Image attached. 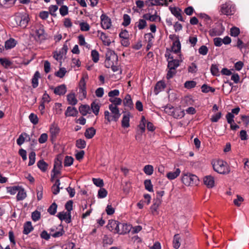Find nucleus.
<instances>
[{"label": "nucleus", "instance_id": "nucleus-1", "mask_svg": "<svg viewBox=\"0 0 249 249\" xmlns=\"http://www.w3.org/2000/svg\"><path fill=\"white\" fill-rule=\"evenodd\" d=\"M213 170L220 174H228L230 172V168L227 163L223 160H218L212 162Z\"/></svg>", "mask_w": 249, "mask_h": 249}, {"label": "nucleus", "instance_id": "nucleus-2", "mask_svg": "<svg viewBox=\"0 0 249 249\" xmlns=\"http://www.w3.org/2000/svg\"><path fill=\"white\" fill-rule=\"evenodd\" d=\"M118 62V56L113 51L108 49L106 54L105 66L106 68H110Z\"/></svg>", "mask_w": 249, "mask_h": 249}, {"label": "nucleus", "instance_id": "nucleus-3", "mask_svg": "<svg viewBox=\"0 0 249 249\" xmlns=\"http://www.w3.org/2000/svg\"><path fill=\"white\" fill-rule=\"evenodd\" d=\"M181 180L183 183L186 186L196 185L199 181L196 176L189 173H183Z\"/></svg>", "mask_w": 249, "mask_h": 249}, {"label": "nucleus", "instance_id": "nucleus-4", "mask_svg": "<svg viewBox=\"0 0 249 249\" xmlns=\"http://www.w3.org/2000/svg\"><path fill=\"white\" fill-rule=\"evenodd\" d=\"M62 166V161L58 158L54 160L53 169L52 171L51 181L53 182L55 178H57L58 176L60 175Z\"/></svg>", "mask_w": 249, "mask_h": 249}, {"label": "nucleus", "instance_id": "nucleus-5", "mask_svg": "<svg viewBox=\"0 0 249 249\" xmlns=\"http://www.w3.org/2000/svg\"><path fill=\"white\" fill-rule=\"evenodd\" d=\"M15 20L17 25L24 28L27 26L29 18L28 15L26 14H20L15 17Z\"/></svg>", "mask_w": 249, "mask_h": 249}, {"label": "nucleus", "instance_id": "nucleus-6", "mask_svg": "<svg viewBox=\"0 0 249 249\" xmlns=\"http://www.w3.org/2000/svg\"><path fill=\"white\" fill-rule=\"evenodd\" d=\"M235 12L234 6L230 2H226L220 6V12L222 14L227 16L231 15Z\"/></svg>", "mask_w": 249, "mask_h": 249}, {"label": "nucleus", "instance_id": "nucleus-7", "mask_svg": "<svg viewBox=\"0 0 249 249\" xmlns=\"http://www.w3.org/2000/svg\"><path fill=\"white\" fill-rule=\"evenodd\" d=\"M101 25L104 29H109L111 26V19L106 14H103L101 16Z\"/></svg>", "mask_w": 249, "mask_h": 249}, {"label": "nucleus", "instance_id": "nucleus-8", "mask_svg": "<svg viewBox=\"0 0 249 249\" xmlns=\"http://www.w3.org/2000/svg\"><path fill=\"white\" fill-rule=\"evenodd\" d=\"M145 5L148 7L152 6H167V0H147L145 1Z\"/></svg>", "mask_w": 249, "mask_h": 249}, {"label": "nucleus", "instance_id": "nucleus-9", "mask_svg": "<svg viewBox=\"0 0 249 249\" xmlns=\"http://www.w3.org/2000/svg\"><path fill=\"white\" fill-rule=\"evenodd\" d=\"M108 108L111 111V114L113 116L114 121H118L121 116V113H120L118 107L113 105H109Z\"/></svg>", "mask_w": 249, "mask_h": 249}, {"label": "nucleus", "instance_id": "nucleus-10", "mask_svg": "<svg viewBox=\"0 0 249 249\" xmlns=\"http://www.w3.org/2000/svg\"><path fill=\"white\" fill-rule=\"evenodd\" d=\"M131 230L130 225L125 223H119V228L116 231V233L120 234H124L128 233Z\"/></svg>", "mask_w": 249, "mask_h": 249}, {"label": "nucleus", "instance_id": "nucleus-11", "mask_svg": "<svg viewBox=\"0 0 249 249\" xmlns=\"http://www.w3.org/2000/svg\"><path fill=\"white\" fill-rule=\"evenodd\" d=\"M97 36L102 40L104 45L106 46L110 45L111 41L105 33L98 30L97 32Z\"/></svg>", "mask_w": 249, "mask_h": 249}, {"label": "nucleus", "instance_id": "nucleus-12", "mask_svg": "<svg viewBox=\"0 0 249 249\" xmlns=\"http://www.w3.org/2000/svg\"><path fill=\"white\" fill-rule=\"evenodd\" d=\"M59 131L60 129L57 124H53L51 125L50 132L51 133L52 141L56 139L57 135L59 133Z\"/></svg>", "mask_w": 249, "mask_h": 249}, {"label": "nucleus", "instance_id": "nucleus-13", "mask_svg": "<svg viewBox=\"0 0 249 249\" xmlns=\"http://www.w3.org/2000/svg\"><path fill=\"white\" fill-rule=\"evenodd\" d=\"M51 89H53L54 93L56 95H64L67 92V88L64 84L58 86L55 88L52 87Z\"/></svg>", "mask_w": 249, "mask_h": 249}, {"label": "nucleus", "instance_id": "nucleus-14", "mask_svg": "<svg viewBox=\"0 0 249 249\" xmlns=\"http://www.w3.org/2000/svg\"><path fill=\"white\" fill-rule=\"evenodd\" d=\"M169 9L171 13L179 20L181 21H184V20L181 16V10L180 8L178 7H170Z\"/></svg>", "mask_w": 249, "mask_h": 249}, {"label": "nucleus", "instance_id": "nucleus-15", "mask_svg": "<svg viewBox=\"0 0 249 249\" xmlns=\"http://www.w3.org/2000/svg\"><path fill=\"white\" fill-rule=\"evenodd\" d=\"M85 79H88L87 74H83L82 78L80 81V92L83 94V98H85L87 95Z\"/></svg>", "mask_w": 249, "mask_h": 249}, {"label": "nucleus", "instance_id": "nucleus-16", "mask_svg": "<svg viewBox=\"0 0 249 249\" xmlns=\"http://www.w3.org/2000/svg\"><path fill=\"white\" fill-rule=\"evenodd\" d=\"M203 182L209 188H212L214 186V179L212 176H207L203 178Z\"/></svg>", "mask_w": 249, "mask_h": 249}, {"label": "nucleus", "instance_id": "nucleus-17", "mask_svg": "<svg viewBox=\"0 0 249 249\" xmlns=\"http://www.w3.org/2000/svg\"><path fill=\"white\" fill-rule=\"evenodd\" d=\"M142 18L146 20H147L152 22L156 21L157 20H159L160 21V17L158 16L156 13L154 15H151L150 14H144Z\"/></svg>", "mask_w": 249, "mask_h": 249}, {"label": "nucleus", "instance_id": "nucleus-18", "mask_svg": "<svg viewBox=\"0 0 249 249\" xmlns=\"http://www.w3.org/2000/svg\"><path fill=\"white\" fill-rule=\"evenodd\" d=\"M119 222L116 220L109 221L107 225L109 230L114 233H116L117 229L119 228Z\"/></svg>", "mask_w": 249, "mask_h": 249}, {"label": "nucleus", "instance_id": "nucleus-19", "mask_svg": "<svg viewBox=\"0 0 249 249\" xmlns=\"http://www.w3.org/2000/svg\"><path fill=\"white\" fill-rule=\"evenodd\" d=\"M77 111L75 107H68L65 112L66 117L76 116L77 114Z\"/></svg>", "mask_w": 249, "mask_h": 249}, {"label": "nucleus", "instance_id": "nucleus-20", "mask_svg": "<svg viewBox=\"0 0 249 249\" xmlns=\"http://www.w3.org/2000/svg\"><path fill=\"white\" fill-rule=\"evenodd\" d=\"M180 170L179 168L176 169L174 172H169L166 174V177L169 180H173L179 176Z\"/></svg>", "mask_w": 249, "mask_h": 249}, {"label": "nucleus", "instance_id": "nucleus-21", "mask_svg": "<svg viewBox=\"0 0 249 249\" xmlns=\"http://www.w3.org/2000/svg\"><path fill=\"white\" fill-rule=\"evenodd\" d=\"M130 113H125L123 115L122 120V126L123 127L127 128L129 126Z\"/></svg>", "mask_w": 249, "mask_h": 249}, {"label": "nucleus", "instance_id": "nucleus-22", "mask_svg": "<svg viewBox=\"0 0 249 249\" xmlns=\"http://www.w3.org/2000/svg\"><path fill=\"white\" fill-rule=\"evenodd\" d=\"M60 182L59 179H56L54 184L52 187V191L53 194L56 195L58 194L60 191V189H62L63 187H60Z\"/></svg>", "mask_w": 249, "mask_h": 249}, {"label": "nucleus", "instance_id": "nucleus-23", "mask_svg": "<svg viewBox=\"0 0 249 249\" xmlns=\"http://www.w3.org/2000/svg\"><path fill=\"white\" fill-rule=\"evenodd\" d=\"M100 107L101 104L97 101H94L91 104V109L96 116L98 115Z\"/></svg>", "mask_w": 249, "mask_h": 249}, {"label": "nucleus", "instance_id": "nucleus-24", "mask_svg": "<svg viewBox=\"0 0 249 249\" xmlns=\"http://www.w3.org/2000/svg\"><path fill=\"white\" fill-rule=\"evenodd\" d=\"M123 104L125 107H128L130 109L133 108V102L129 94H127L125 96L124 99Z\"/></svg>", "mask_w": 249, "mask_h": 249}, {"label": "nucleus", "instance_id": "nucleus-25", "mask_svg": "<svg viewBox=\"0 0 249 249\" xmlns=\"http://www.w3.org/2000/svg\"><path fill=\"white\" fill-rule=\"evenodd\" d=\"M185 115V112L184 110L180 108L174 109L172 116L177 119H180L183 117Z\"/></svg>", "mask_w": 249, "mask_h": 249}, {"label": "nucleus", "instance_id": "nucleus-26", "mask_svg": "<svg viewBox=\"0 0 249 249\" xmlns=\"http://www.w3.org/2000/svg\"><path fill=\"white\" fill-rule=\"evenodd\" d=\"M40 78V73L39 71H36L32 79V84L34 88H36L38 85V79Z\"/></svg>", "mask_w": 249, "mask_h": 249}, {"label": "nucleus", "instance_id": "nucleus-27", "mask_svg": "<svg viewBox=\"0 0 249 249\" xmlns=\"http://www.w3.org/2000/svg\"><path fill=\"white\" fill-rule=\"evenodd\" d=\"M34 228L30 221L26 222L24 225L23 233L24 234H28L33 230Z\"/></svg>", "mask_w": 249, "mask_h": 249}, {"label": "nucleus", "instance_id": "nucleus-28", "mask_svg": "<svg viewBox=\"0 0 249 249\" xmlns=\"http://www.w3.org/2000/svg\"><path fill=\"white\" fill-rule=\"evenodd\" d=\"M26 196V193L24 189L21 187H20V189L18 190V194L17 195V201H20L23 200L24 198H25Z\"/></svg>", "mask_w": 249, "mask_h": 249}, {"label": "nucleus", "instance_id": "nucleus-29", "mask_svg": "<svg viewBox=\"0 0 249 249\" xmlns=\"http://www.w3.org/2000/svg\"><path fill=\"white\" fill-rule=\"evenodd\" d=\"M37 165L38 168L43 172L46 171L48 166V164L43 160H39L37 163Z\"/></svg>", "mask_w": 249, "mask_h": 249}, {"label": "nucleus", "instance_id": "nucleus-30", "mask_svg": "<svg viewBox=\"0 0 249 249\" xmlns=\"http://www.w3.org/2000/svg\"><path fill=\"white\" fill-rule=\"evenodd\" d=\"M79 26H80L81 31L83 32H88L90 28L89 24L84 20L79 22Z\"/></svg>", "mask_w": 249, "mask_h": 249}, {"label": "nucleus", "instance_id": "nucleus-31", "mask_svg": "<svg viewBox=\"0 0 249 249\" xmlns=\"http://www.w3.org/2000/svg\"><path fill=\"white\" fill-rule=\"evenodd\" d=\"M95 129L91 127L86 129L85 132V136L88 139H91L95 134Z\"/></svg>", "mask_w": 249, "mask_h": 249}, {"label": "nucleus", "instance_id": "nucleus-32", "mask_svg": "<svg viewBox=\"0 0 249 249\" xmlns=\"http://www.w3.org/2000/svg\"><path fill=\"white\" fill-rule=\"evenodd\" d=\"M165 87V83L162 81L158 82L155 87L154 92L155 94H157L162 89H163Z\"/></svg>", "mask_w": 249, "mask_h": 249}, {"label": "nucleus", "instance_id": "nucleus-33", "mask_svg": "<svg viewBox=\"0 0 249 249\" xmlns=\"http://www.w3.org/2000/svg\"><path fill=\"white\" fill-rule=\"evenodd\" d=\"M147 25L146 20L143 19H140L138 21L135 23V26L137 27L139 30H142L145 28Z\"/></svg>", "mask_w": 249, "mask_h": 249}, {"label": "nucleus", "instance_id": "nucleus-34", "mask_svg": "<svg viewBox=\"0 0 249 249\" xmlns=\"http://www.w3.org/2000/svg\"><path fill=\"white\" fill-rule=\"evenodd\" d=\"M67 100L71 105H74L77 103V100L74 93H70L67 95Z\"/></svg>", "mask_w": 249, "mask_h": 249}, {"label": "nucleus", "instance_id": "nucleus-35", "mask_svg": "<svg viewBox=\"0 0 249 249\" xmlns=\"http://www.w3.org/2000/svg\"><path fill=\"white\" fill-rule=\"evenodd\" d=\"M89 106L88 105H82L79 107V111L83 115H86L90 111Z\"/></svg>", "mask_w": 249, "mask_h": 249}, {"label": "nucleus", "instance_id": "nucleus-36", "mask_svg": "<svg viewBox=\"0 0 249 249\" xmlns=\"http://www.w3.org/2000/svg\"><path fill=\"white\" fill-rule=\"evenodd\" d=\"M180 238L179 234H177L174 235L173 241V244L175 249H178L179 248L180 246Z\"/></svg>", "mask_w": 249, "mask_h": 249}, {"label": "nucleus", "instance_id": "nucleus-37", "mask_svg": "<svg viewBox=\"0 0 249 249\" xmlns=\"http://www.w3.org/2000/svg\"><path fill=\"white\" fill-rule=\"evenodd\" d=\"M181 49V44L179 41H175L173 43L172 50L175 53H178L180 52Z\"/></svg>", "mask_w": 249, "mask_h": 249}, {"label": "nucleus", "instance_id": "nucleus-38", "mask_svg": "<svg viewBox=\"0 0 249 249\" xmlns=\"http://www.w3.org/2000/svg\"><path fill=\"white\" fill-rule=\"evenodd\" d=\"M113 243V239L110 236L105 235L103 238V244L104 246H107L112 244Z\"/></svg>", "mask_w": 249, "mask_h": 249}, {"label": "nucleus", "instance_id": "nucleus-39", "mask_svg": "<svg viewBox=\"0 0 249 249\" xmlns=\"http://www.w3.org/2000/svg\"><path fill=\"white\" fill-rule=\"evenodd\" d=\"M23 135L25 136L26 137H28V141H30V138L27 133H22L20 135H19V137L17 140V143L18 145H21L25 142V138L23 137Z\"/></svg>", "mask_w": 249, "mask_h": 249}, {"label": "nucleus", "instance_id": "nucleus-40", "mask_svg": "<svg viewBox=\"0 0 249 249\" xmlns=\"http://www.w3.org/2000/svg\"><path fill=\"white\" fill-rule=\"evenodd\" d=\"M16 43L14 39L10 38L5 42V48L6 49H9L14 48L16 46Z\"/></svg>", "mask_w": 249, "mask_h": 249}, {"label": "nucleus", "instance_id": "nucleus-41", "mask_svg": "<svg viewBox=\"0 0 249 249\" xmlns=\"http://www.w3.org/2000/svg\"><path fill=\"white\" fill-rule=\"evenodd\" d=\"M36 35L38 36L40 39H44L45 36L44 35V30L42 27H40L36 31Z\"/></svg>", "mask_w": 249, "mask_h": 249}, {"label": "nucleus", "instance_id": "nucleus-42", "mask_svg": "<svg viewBox=\"0 0 249 249\" xmlns=\"http://www.w3.org/2000/svg\"><path fill=\"white\" fill-rule=\"evenodd\" d=\"M79 44L81 46H84L88 49L90 47V45L86 42L85 37L82 35H79Z\"/></svg>", "mask_w": 249, "mask_h": 249}, {"label": "nucleus", "instance_id": "nucleus-43", "mask_svg": "<svg viewBox=\"0 0 249 249\" xmlns=\"http://www.w3.org/2000/svg\"><path fill=\"white\" fill-rule=\"evenodd\" d=\"M143 172L147 175H151L154 172L153 166L151 165H146L143 168Z\"/></svg>", "mask_w": 249, "mask_h": 249}, {"label": "nucleus", "instance_id": "nucleus-44", "mask_svg": "<svg viewBox=\"0 0 249 249\" xmlns=\"http://www.w3.org/2000/svg\"><path fill=\"white\" fill-rule=\"evenodd\" d=\"M57 208V204L53 202L48 209V212L51 215H54L56 212Z\"/></svg>", "mask_w": 249, "mask_h": 249}, {"label": "nucleus", "instance_id": "nucleus-45", "mask_svg": "<svg viewBox=\"0 0 249 249\" xmlns=\"http://www.w3.org/2000/svg\"><path fill=\"white\" fill-rule=\"evenodd\" d=\"M58 6L56 5H51L49 7V13L53 17H56L55 12L58 10Z\"/></svg>", "mask_w": 249, "mask_h": 249}, {"label": "nucleus", "instance_id": "nucleus-46", "mask_svg": "<svg viewBox=\"0 0 249 249\" xmlns=\"http://www.w3.org/2000/svg\"><path fill=\"white\" fill-rule=\"evenodd\" d=\"M107 191L104 188H100L98 191V197L99 198H103L107 196Z\"/></svg>", "mask_w": 249, "mask_h": 249}, {"label": "nucleus", "instance_id": "nucleus-47", "mask_svg": "<svg viewBox=\"0 0 249 249\" xmlns=\"http://www.w3.org/2000/svg\"><path fill=\"white\" fill-rule=\"evenodd\" d=\"M179 66V62L178 60H173L172 61H170L168 62V68L170 69H176Z\"/></svg>", "mask_w": 249, "mask_h": 249}, {"label": "nucleus", "instance_id": "nucleus-48", "mask_svg": "<svg viewBox=\"0 0 249 249\" xmlns=\"http://www.w3.org/2000/svg\"><path fill=\"white\" fill-rule=\"evenodd\" d=\"M92 180L93 184L97 187L102 188L104 185V181L102 179L100 178H92Z\"/></svg>", "mask_w": 249, "mask_h": 249}, {"label": "nucleus", "instance_id": "nucleus-49", "mask_svg": "<svg viewBox=\"0 0 249 249\" xmlns=\"http://www.w3.org/2000/svg\"><path fill=\"white\" fill-rule=\"evenodd\" d=\"M110 102L112 103L111 105L117 107L118 105H120L122 103V100L120 98H110L109 99Z\"/></svg>", "mask_w": 249, "mask_h": 249}, {"label": "nucleus", "instance_id": "nucleus-50", "mask_svg": "<svg viewBox=\"0 0 249 249\" xmlns=\"http://www.w3.org/2000/svg\"><path fill=\"white\" fill-rule=\"evenodd\" d=\"M73 201L72 200L68 201L65 204V209L67 210L69 218H71V211L72 210Z\"/></svg>", "mask_w": 249, "mask_h": 249}, {"label": "nucleus", "instance_id": "nucleus-51", "mask_svg": "<svg viewBox=\"0 0 249 249\" xmlns=\"http://www.w3.org/2000/svg\"><path fill=\"white\" fill-rule=\"evenodd\" d=\"M145 188L149 192H153V185L152 184L151 180L146 179L144 182Z\"/></svg>", "mask_w": 249, "mask_h": 249}, {"label": "nucleus", "instance_id": "nucleus-52", "mask_svg": "<svg viewBox=\"0 0 249 249\" xmlns=\"http://www.w3.org/2000/svg\"><path fill=\"white\" fill-rule=\"evenodd\" d=\"M29 161L28 163V166H31L33 165L36 160V153L34 151H32L29 155Z\"/></svg>", "mask_w": 249, "mask_h": 249}, {"label": "nucleus", "instance_id": "nucleus-53", "mask_svg": "<svg viewBox=\"0 0 249 249\" xmlns=\"http://www.w3.org/2000/svg\"><path fill=\"white\" fill-rule=\"evenodd\" d=\"M29 118L30 122L34 125H36L38 124V118L37 115L35 114L34 113H31L29 116Z\"/></svg>", "mask_w": 249, "mask_h": 249}, {"label": "nucleus", "instance_id": "nucleus-54", "mask_svg": "<svg viewBox=\"0 0 249 249\" xmlns=\"http://www.w3.org/2000/svg\"><path fill=\"white\" fill-rule=\"evenodd\" d=\"M146 123V120L145 117L143 116H142V117L141 123L139 125V127L141 130L142 133L144 132L145 130Z\"/></svg>", "mask_w": 249, "mask_h": 249}, {"label": "nucleus", "instance_id": "nucleus-55", "mask_svg": "<svg viewBox=\"0 0 249 249\" xmlns=\"http://www.w3.org/2000/svg\"><path fill=\"white\" fill-rule=\"evenodd\" d=\"M91 55L92 57V59L94 62L96 63L98 61L99 54L96 50H92L91 53Z\"/></svg>", "mask_w": 249, "mask_h": 249}, {"label": "nucleus", "instance_id": "nucleus-56", "mask_svg": "<svg viewBox=\"0 0 249 249\" xmlns=\"http://www.w3.org/2000/svg\"><path fill=\"white\" fill-rule=\"evenodd\" d=\"M131 18L130 16L127 14H124L123 16V25L124 26H127L130 23Z\"/></svg>", "mask_w": 249, "mask_h": 249}, {"label": "nucleus", "instance_id": "nucleus-57", "mask_svg": "<svg viewBox=\"0 0 249 249\" xmlns=\"http://www.w3.org/2000/svg\"><path fill=\"white\" fill-rule=\"evenodd\" d=\"M211 71L213 75L219 76V71L218 68V66L216 65L213 64L211 68Z\"/></svg>", "mask_w": 249, "mask_h": 249}, {"label": "nucleus", "instance_id": "nucleus-58", "mask_svg": "<svg viewBox=\"0 0 249 249\" xmlns=\"http://www.w3.org/2000/svg\"><path fill=\"white\" fill-rule=\"evenodd\" d=\"M73 161V159L71 157L66 156L64 161V166H69L71 165Z\"/></svg>", "mask_w": 249, "mask_h": 249}, {"label": "nucleus", "instance_id": "nucleus-59", "mask_svg": "<svg viewBox=\"0 0 249 249\" xmlns=\"http://www.w3.org/2000/svg\"><path fill=\"white\" fill-rule=\"evenodd\" d=\"M196 83L194 81H187L184 83V87L190 89L196 87Z\"/></svg>", "mask_w": 249, "mask_h": 249}, {"label": "nucleus", "instance_id": "nucleus-60", "mask_svg": "<svg viewBox=\"0 0 249 249\" xmlns=\"http://www.w3.org/2000/svg\"><path fill=\"white\" fill-rule=\"evenodd\" d=\"M230 35L234 37L237 36L240 34V30L236 27H233L231 29Z\"/></svg>", "mask_w": 249, "mask_h": 249}, {"label": "nucleus", "instance_id": "nucleus-61", "mask_svg": "<svg viewBox=\"0 0 249 249\" xmlns=\"http://www.w3.org/2000/svg\"><path fill=\"white\" fill-rule=\"evenodd\" d=\"M20 186H19L9 187L7 188V190H8V192L11 195H14L17 192H18V190L20 189Z\"/></svg>", "mask_w": 249, "mask_h": 249}, {"label": "nucleus", "instance_id": "nucleus-62", "mask_svg": "<svg viewBox=\"0 0 249 249\" xmlns=\"http://www.w3.org/2000/svg\"><path fill=\"white\" fill-rule=\"evenodd\" d=\"M59 12L62 17H64L68 14V7L66 5H62L59 9Z\"/></svg>", "mask_w": 249, "mask_h": 249}, {"label": "nucleus", "instance_id": "nucleus-63", "mask_svg": "<svg viewBox=\"0 0 249 249\" xmlns=\"http://www.w3.org/2000/svg\"><path fill=\"white\" fill-rule=\"evenodd\" d=\"M66 71L65 68H61L58 71L55 73V75L59 78H63L66 74Z\"/></svg>", "mask_w": 249, "mask_h": 249}, {"label": "nucleus", "instance_id": "nucleus-64", "mask_svg": "<svg viewBox=\"0 0 249 249\" xmlns=\"http://www.w3.org/2000/svg\"><path fill=\"white\" fill-rule=\"evenodd\" d=\"M32 218L34 221H38L40 218V213L36 210L32 213Z\"/></svg>", "mask_w": 249, "mask_h": 249}]
</instances>
